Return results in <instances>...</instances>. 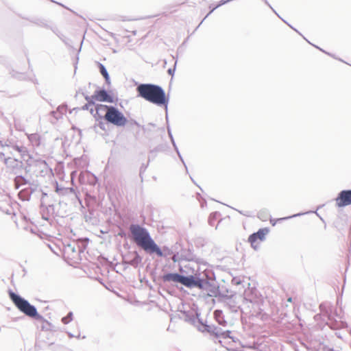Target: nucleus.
<instances>
[{"mask_svg": "<svg viewBox=\"0 0 351 351\" xmlns=\"http://www.w3.org/2000/svg\"><path fill=\"white\" fill-rule=\"evenodd\" d=\"M4 164L12 170V173L16 176L21 174L23 169V162L16 158L8 157L7 159H5Z\"/></svg>", "mask_w": 351, "mask_h": 351, "instance_id": "13", "label": "nucleus"}, {"mask_svg": "<svg viewBox=\"0 0 351 351\" xmlns=\"http://www.w3.org/2000/svg\"><path fill=\"white\" fill-rule=\"evenodd\" d=\"M15 189L28 185L27 187L22 189L18 193L19 197L22 201H29L32 195L37 190L38 184L35 180H31L21 174L17 175L13 180Z\"/></svg>", "mask_w": 351, "mask_h": 351, "instance_id": "5", "label": "nucleus"}, {"mask_svg": "<svg viewBox=\"0 0 351 351\" xmlns=\"http://www.w3.org/2000/svg\"><path fill=\"white\" fill-rule=\"evenodd\" d=\"M62 348L61 346H58V349L56 350V351H60V349Z\"/></svg>", "mask_w": 351, "mask_h": 351, "instance_id": "63", "label": "nucleus"}, {"mask_svg": "<svg viewBox=\"0 0 351 351\" xmlns=\"http://www.w3.org/2000/svg\"><path fill=\"white\" fill-rule=\"evenodd\" d=\"M93 97L96 101L101 102L114 103V99L112 95L110 94L105 88H97L93 93Z\"/></svg>", "mask_w": 351, "mask_h": 351, "instance_id": "14", "label": "nucleus"}, {"mask_svg": "<svg viewBox=\"0 0 351 351\" xmlns=\"http://www.w3.org/2000/svg\"><path fill=\"white\" fill-rule=\"evenodd\" d=\"M258 345H257L256 343H254L252 348L256 349V348H258Z\"/></svg>", "mask_w": 351, "mask_h": 351, "instance_id": "53", "label": "nucleus"}, {"mask_svg": "<svg viewBox=\"0 0 351 351\" xmlns=\"http://www.w3.org/2000/svg\"><path fill=\"white\" fill-rule=\"evenodd\" d=\"M183 319L194 326L199 331L206 332L215 339H231L235 342L234 337L230 335V330H223L214 324H208L199 317L200 313L197 310L184 311L182 313Z\"/></svg>", "mask_w": 351, "mask_h": 351, "instance_id": "1", "label": "nucleus"}, {"mask_svg": "<svg viewBox=\"0 0 351 351\" xmlns=\"http://www.w3.org/2000/svg\"><path fill=\"white\" fill-rule=\"evenodd\" d=\"M144 169V170L146 169V167H141V172L142 171V169Z\"/></svg>", "mask_w": 351, "mask_h": 351, "instance_id": "59", "label": "nucleus"}, {"mask_svg": "<svg viewBox=\"0 0 351 351\" xmlns=\"http://www.w3.org/2000/svg\"><path fill=\"white\" fill-rule=\"evenodd\" d=\"M110 106L97 104L95 108H91L90 113L93 116L96 121L105 120V115L110 110Z\"/></svg>", "mask_w": 351, "mask_h": 351, "instance_id": "11", "label": "nucleus"}, {"mask_svg": "<svg viewBox=\"0 0 351 351\" xmlns=\"http://www.w3.org/2000/svg\"><path fill=\"white\" fill-rule=\"evenodd\" d=\"M130 255H132V258H130L128 261H127L126 263L130 265H132L134 268L138 267L142 262V256L138 254L137 251H133L130 252Z\"/></svg>", "mask_w": 351, "mask_h": 351, "instance_id": "18", "label": "nucleus"}, {"mask_svg": "<svg viewBox=\"0 0 351 351\" xmlns=\"http://www.w3.org/2000/svg\"><path fill=\"white\" fill-rule=\"evenodd\" d=\"M264 3L278 16V14L276 12V11L272 8V6L269 4V3L267 1V0H263Z\"/></svg>", "mask_w": 351, "mask_h": 351, "instance_id": "40", "label": "nucleus"}, {"mask_svg": "<svg viewBox=\"0 0 351 351\" xmlns=\"http://www.w3.org/2000/svg\"><path fill=\"white\" fill-rule=\"evenodd\" d=\"M67 335L69 336V338H73V337H75V336L73 335L71 332H67Z\"/></svg>", "mask_w": 351, "mask_h": 351, "instance_id": "50", "label": "nucleus"}, {"mask_svg": "<svg viewBox=\"0 0 351 351\" xmlns=\"http://www.w3.org/2000/svg\"><path fill=\"white\" fill-rule=\"evenodd\" d=\"M149 125H151L152 127H155L156 126V125L154 123H149Z\"/></svg>", "mask_w": 351, "mask_h": 351, "instance_id": "56", "label": "nucleus"}, {"mask_svg": "<svg viewBox=\"0 0 351 351\" xmlns=\"http://www.w3.org/2000/svg\"><path fill=\"white\" fill-rule=\"evenodd\" d=\"M220 215L219 212H213L210 213L208 217V223L210 226H213L215 225V222L217 220V217Z\"/></svg>", "mask_w": 351, "mask_h": 351, "instance_id": "25", "label": "nucleus"}, {"mask_svg": "<svg viewBox=\"0 0 351 351\" xmlns=\"http://www.w3.org/2000/svg\"><path fill=\"white\" fill-rule=\"evenodd\" d=\"M91 108H93V106L90 105V103H86L81 108H77V109L90 111ZM76 108H75L74 110Z\"/></svg>", "mask_w": 351, "mask_h": 351, "instance_id": "35", "label": "nucleus"}, {"mask_svg": "<svg viewBox=\"0 0 351 351\" xmlns=\"http://www.w3.org/2000/svg\"><path fill=\"white\" fill-rule=\"evenodd\" d=\"M161 252L162 253V256L157 255L158 257H166L167 256H171L173 254V251L169 249L167 246H163L162 249H161Z\"/></svg>", "mask_w": 351, "mask_h": 351, "instance_id": "27", "label": "nucleus"}, {"mask_svg": "<svg viewBox=\"0 0 351 351\" xmlns=\"http://www.w3.org/2000/svg\"><path fill=\"white\" fill-rule=\"evenodd\" d=\"M13 149L14 150L17 151L19 153H20L21 156H24L25 154V153L27 152L26 148L23 146L14 145L13 146Z\"/></svg>", "mask_w": 351, "mask_h": 351, "instance_id": "29", "label": "nucleus"}, {"mask_svg": "<svg viewBox=\"0 0 351 351\" xmlns=\"http://www.w3.org/2000/svg\"><path fill=\"white\" fill-rule=\"evenodd\" d=\"M55 34H56L61 40H63V35L61 34L57 27H53L51 26L49 28Z\"/></svg>", "mask_w": 351, "mask_h": 351, "instance_id": "33", "label": "nucleus"}, {"mask_svg": "<svg viewBox=\"0 0 351 351\" xmlns=\"http://www.w3.org/2000/svg\"><path fill=\"white\" fill-rule=\"evenodd\" d=\"M73 313L72 311H69L66 316L62 318L61 321L64 324H68L73 320Z\"/></svg>", "mask_w": 351, "mask_h": 351, "instance_id": "26", "label": "nucleus"}, {"mask_svg": "<svg viewBox=\"0 0 351 351\" xmlns=\"http://www.w3.org/2000/svg\"><path fill=\"white\" fill-rule=\"evenodd\" d=\"M335 201L339 208L351 205V189L341 191L335 198Z\"/></svg>", "mask_w": 351, "mask_h": 351, "instance_id": "12", "label": "nucleus"}, {"mask_svg": "<svg viewBox=\"0 0 351 351\" xmlns=\"http://www.w3.org/2000/svg\"><path fill=\"white\" fill-rule=\"evenodd\" d=\"M97 121H98V124L95 125L94 127L96 128V126H98L100 129L105 131L106 127H105V123L103 121V120H99Z\"/></svg>", "mask_w": 351, "mask_h": 351, "instance_id": "36", "label": "nucleus"}, {"mask_svg": "<svg viewBox=\"0 0 351 351\" xmlns=\"http://www.w3.org/2000/svg\"><path fill=\"white\" fill-rule=\"evenodd\" d=\"M269 232L268 228H260L257 232H254L256 234V237L259 239L260 241H264L265 239L266 234Z\"/></svg>", "mask_w": 351, "mask_h": 351, "instance_id": "22", "label": "nucleus"}, {"mask_svg": "<svg viewBox=\"0 0 351 351\" xmlns=\"http://www.w3.org/2000/svg\"><path fill=\"white\" fill-rule=\"evenodd\" d=\"M80 93H81L82 95L84 96V98H85L86 101H87V103H90V105L93 106L94 107L95 106L96 104H95V101H96V99L93 97V95L90 97L88 95H85L84 93L81 91V90H79L78 91L76 92L75 97Z\"/></svg>", "mask_w": 351, "mask_h": 351, "instance_id": "23", "label": "nucleus"}, {"mask_svg": "<svg viewBox=\"0 0 351 351\" xmlns=\"http://www.w3.org/2000/svg\"><path fill=\"white\" fill-rule=\"evenodd\" d=\"M241 296H237L236 294H231L230 295L223 294L219 299V301L224 304V307L230 312L237 313L241 309V306L239 300H241Z\"/></svg>", "mask_w": 351, "mask_h": 351, "instance_id": "8", "label": "nucleus"}, {"mask_svg": "<svg viewBox=\"0 0 351 351\" xmlns=\"http://www.w3.org/2000/svg\"><path fill=\"white\" fill-rule=\"evenodd\" d=\"M288 302H292V298H288Z\"/></svg>", "mask_w": 351, "mask_h": 351, "instance_id": "58", "label": "nucleus"}, {"mask_svg": "<svg viewBox=\"0 0 351 351\" xmlns=\"http://www.w3.org/2000/svg\"><path fill=\"white\" fill-rule=\"evenodd\" d=\"M5 159H7V158L5 157L4 153L0 152V161H3L5 163Z\"/></svg>", "mask_w": 351, "mask_h": 351, "instance_id": "45", "label": "nucleus"}, {"mask_svg": "<svg viewBox=\"0 0 351 351\" xmlns=\"http://www.w3.org/2000/svg\"><path fill=\"white\" fill-rule=\"evenodd\" d=\"M144 169V170L146 169V167H141V172L142 171V169Z\"/></svg>", "mask_w": 351, "mask_h": 351, "instance_id": "60", "label": "nucleus"}, {"mask_svg": "<svg viewBox=\"0 0 351 351\" xmlns=\"http://www.w3.org/2000/svg\"><path fill=\"white\" fill-rule=\"evenodd\" d=\"M55 191L60 196L68 197L71 201L75 202L77 201L82 205V201L78 196L77 191L72 187H64L58 184V182L55 183Z\"/></svg>", "mask_w": 351, "mask_h": 351, "instance_id": "9", "label": "nucleus"}, {"mask_svg": "<svg viewBox=\"0 0 351 351\" xmlns=\"http://www.w3.org/2000/svg\"><path fill=\"white\" fill-rule=\"evenodd\" d=\"M64 251L69 256H71L73 258H75L81 253L84 252V248L77 243H72L65 246Z\"/></svg>", "mask_w": 351, "mask_h": 351, "instance_id": "16", "label": "nucleus"}, {"mask_svg": "<svg viewBox=\"0 0 351 351\" xmlns=\"http://www.w3.org/2000/svg\"><path fill=\"white\" fill-rule=\"evenodd\" d=\"M207 16H208L206 15V16H205V18H204V19L201 21V23H199V25H201V24L203 23L204 20Z\"/></svg>", "mask_w": 351, "mask_h": 351, "instance_id": "57", "label": "nucleus"}, {"mask_svg": "<svg viewBox=\"0 0 351 351\" xmlns=\"http://www.w3.org/2000/svg\"><path fill=\"white\" fill-rule=\"evenodd\" d=\"M106 123L112 124L117 128L124 127L128 123V119L116 106H110V110L105 115Z\"/></svg>", "mask_w": 351, "mask_h": 351, "instance_id": "7", "label": "nucleus"}, {"mask_svg": "<svg viewBox=\"0 0 351 351\" xmlns=\"http://www.w3.org/2000/svg\"><path fill=\"white\" fill-rule=\"evenodd\" d=\"M330 328H331L332 329H336L337 328V322H335L334 324L332 323V324H327Z\"/></svg>", "mask_w": 351, "mask_h": 351, "instance_id": "46", "label": "nucleus"}, {"mask_svg": "<svg viewBox=\"0 0 351 351\" xmlns=\"http://www.w3.org/2000/svg\"><path fill=\"white\" fill-rule=\"evenodd\" d=\"M22 18L30 21L31 23H32L39 27H45V28H47V29H49L51 27V26L49 25H48L47 21L44 19L36 18V17H32V18L22 17Z\"/></svg>", "mask_w": 351, "mask_h": 351, "instance_id": "20", "label": "nucleus"}, {"mask_svg": "<svg viewBox=\"0 0 351 351\" xmlns=\"http://www.w3.org/2000/svg\"><path fill=\"white\" fill-rule=\"evenodd\" d=\"M178 154V157H179L180 160L182 161V162L183 163V165H184V167H185L186 170L187 171V167H186V164H185V162H184V159H183V158H182V155L180 154V152H179V154Z\"/></svg>", "mask_w": 351, "mask_h": 351, "instance_id": "42", "label": "nucleus"}, {"mask_svg": "<svg viewBox=\"0 0 351 351\" xmlns=\"http://www.w3.org/2000/svg\"><path fill=\"white\" fill-rule=\"evenodd\" d=\"M175 66L173 68H169L168 70H167V73L169 75H173L174 74V72H175Z\"/></svg>", "mask_w": 351, "mask_h": 351, "instance_id": "43", "label": "nucleus"}, {"mask_svg": "<svg viewBox=\"0 0 351 351\" xmlns=\"http://www.w3.org/2000/svg\"><path fill=\"white\" fill-rule=\"evenodd\" d=\"M199 289L204 290L208 292V295L211 297L220 298L221 293L219 287L215 280V273L212 271H206L204 272V278H202Z\"/></svg>", "mask_w": 351, "mask_h": 351, "instance_id": "6", "label": "nucleus"}, {"mask_svg": "<svg viewBox=\"0 0 351 351\" xmlns=\"http://www.w3.org/2000/svg\"><path fill=\"white\" fill-rule=\"evenodd\" d=\"M144 169V170L146 169V167H141V172L142 171V169Z\"/></svg>", "mask_w": 351, "mask_h": 351, "instance_id": "61", "label": "nucleus"}, {"mask_svg": "<svg viewBox=\"0 0 351 351\" xmlns=\"http://www.w3.org/2000/svg\"><path fill=\"white\" fill-rule=\"evenodd\" d=\"M130 124H131V125H137L138 127H139V126H140L139 123H138L136 121L133 120V119H132V120H131V121H130Z\"/></svg>", "mask_w": 351, "mask_h": 351, "instance_id": "47", "label": "nucleus"}, {"mask_svg": "<svg viewBox=\"0 0 351 351\" xmlns=\"http://www.w3.org/2000/svg\"><path fill=\"white\" fill-rule=\"evenodd\" d=\"M162 150L163 149L162 145H158L154 148L153 149H152L149 153L150 155L149 156V161L150 160L151 157L154 158L157 152H162Z\"/></svg>", "mask_w": 351, "mask_h": 351, "instance_id": "28", "label": "nucleus"}, {"mask_svg": "<svg viewBox=\"0 0 351 351\" xmlns=\"http://www.w3.org/2000/svg\"><path fill=\"white\" fill-rule=\"evenodd\" d=\"M75 337L80 339V334L79 333L77 336H75Z\"/></svg>", "mask_w": 351, "mask_h": 351, "instance_id": "62", "label": "nucleus"}, {"mask_svg": "<svg viewBox=\"0 0 351 351\" xmlns=\"http://www.w3.org/2000/svg\"><path fill=\"white\" fill-rule=\"evenodd\" d=\"M103 77L105 79L106 83L108 84H110V79L109 74H108L106 75H104Z\"/></svg>", "mask_w": 351, "mask_h": 351, "instance_id": "44", "label": "nucleus"}, {"mask_svg": "<svg viewBox=\"0 0 351 351\" xmlns=\"http://www.w3.org/2000/svg\"><path fill=\"white\" fill-rule=\"evenodd\" d=\"M118 235L121 237H124L126 236V234H125V232L123 230H121V231H120L119 232Z\"/></svg>", "mask_w": 351, "mask_h": 351, "instance_id": "48", "label": "nucleus"}, {"mask_svg": "<svg viewBox=\"0 0 351 351\" xmlns=\"http://www.w3.org/2000/svg\"><path fill=\"white\" fill-rule=\"evenodd\" d=\"M23 169L25 170L26 174L29 173L30 171V169L28 167L23 166Z\"/></svg>", "mask_w": 351, "mask_h": 351, "instance_id": "49", "label": "nucleus"}, {"mask_svg": "<svg viewBox=\"0 0 351 351\" xmlns=\"http://www.w3.org/2000/svg\"><path fill=\"white\" fill-rule=\"evenodd\" d=\"M258 239H259L256 237V234H254V232L251 234L248 237V242L250 243L251 247L255 250H256L258 248V246L257 245V241Z\"/></svg>", "mask_w": 351, "mask_h": 351, "instance_id": "21", "label": "nucleus"}, {"mask_svg": "<svg viewBox=\"0 0 351 351\" xmlns=\"http://www.w3.org/2000/svg\"><path fill=\"white\" fill-rule=\"evenodd\" d=\"M0 145L1 147H4V145L2 143V142L0 141Z\"/></svg>", "mask_w": 351, "mask_h": 351, "instance_id": "64", "label": "nucleus"}, {"mask_svg": "<svg viewBox=\"0 0 351 351\" xmlns=\"http://www.w3.org/2000/svg\"><path fill=\"white\" fill-rule=\"evenodd\" d=\"M41 213L42 218L46 221H49L51 216L63 217L64 215L62 212L56 211V206L53 204L41 206Z\"/></svg>", "mask_w": 351, "mask_h": 351, "instance_id": "15", "label": "nucleus"}, {"mask_svg": "<svg viewBox=\"0 0 351 351\" xmlns=\"http://www.w3.org/2000/svg\"><path fill=\"white\" fill-rule=\"evenodd\" d=\"M302 215V213H298V214H295V215H293L292 216L280 218L278 220L279 221H283V220H286V219H290V218H293V217H298V216H300Z\"/></svg>", "mask_w": 351, "mask_h": 351, "instance_id": "38", "label": "nucleus"}, {"mask_svg": "<svg viewBox=\"0 0 351 351\" xmlns=\"http://www.w3.org/2000/svg\"><path fill=\"white\" fill-rule=\"evenodd\" d=\"M8 295L11 301L19 311L32 319L41 322L42 325L40 328L43 330H51V324L38 313L37 308L34 305L31 304L27 300L11 289H9Z\"/></svg>", "mask_w": 351, "mask_h": 351, "instance_id": "4", "label": "nucleus"}, {"mask_svg": "<svg viewBox=\"0 0 351 351\" xmlns=\"http://www.w3.org/2000/svg\"><path fill=\"white\" fill-rule=\"evenodd\" d=\"M36 165L39 167H46L47 165V162L45 160H38V161H36Z\"/></svg>", "mask_w": 351, "mask_h": 351, "instance_id": "39", "label": "nucleus"}, {"mask_svg": "<svg viewBox=\"0 0 351 351\" xmlns=\"http://www.w3.org/2000/svg\"><path fill=\"white\" fill-rule=\"evenodd\" d=\"M214 318L219 325L226 327L228 322L225 319L222 310L217 309L213 312Z\"/></svg>", "mask_w": 351, "mask_h": 351, "instance_id": "19", "label": "nucleus"}, {"mask_svg": "<svg viewBox=\"0 0 351 351\" xmlns=\"http://www.w3.org/2000/svg\"><path fill=\"white\" fill-rule=\"evenodd\" d=\"M268 213L266 210H261L258 213V217L262 221H266L268 217Z\"/></svg>", "mask_w": 351, "mask_h": 351, "instance_id": "31", "label": "nucleus"}, {"mask_svg": "<svg viewBox=\"0 0 351 351\" xmlns=\"http://www.w3.org/2000/svg\"><path fill=\"white\" fill-rule=\"evenodd\" d=\"M182 274L178 272H168L164 274L160 279L163 283L173 282V283H181Z\"/></svg>", "mask_w": 351, "mask_h": 351, "instance_id": "17", "label": "nucleus"}, {"mask_svg": "<svg viewBox=\"0 0 351 351\" xmlns=\"http://www.w3.org/2000/svg\"><path fill=\"white\" fill-rule=\"evenodd\" d=\"M202 278H204V272L188 276L182 274L180 285L189 289L197 288L199 289L200 286H202Z\"/></svg>", "mask_w": 351, "mask_h": 351, "instance_id": "10", "label": "nucleus"}, {"mask_svg": "<svg viewBox=\"0 0 351 351\" xmlns=\"http://www.w3.org/2000/svg\"><path fill=\"white\" fill-rule=\"evenodd\" d=\"M315 47H316V48H317V49H319V50H321L322 52H324V53H326V52L324 50H323V49H320L319 47H317V46H315ZM327 54L330 55V53H327Z\"/></svg>", "mask_w": 351, "mask_h": 351, "instance_id": "52", "label": "nucleus"}, {"mask_svg": "<svg viewBox=\"0 0 351 351\" xmlns=\"http://www.w3.org/2000/svg\"><path fill=\"white\" fill-rule=\"evenodd\" d=\"M58 204L61 206L62 204L66 205V203H64V200H60Z\"/></svg>", "mask_w": 351, "mask_h": 351, "instance_id": "51", "label": "nucleus"}, {"mask_svg": "<svg viewBox=\"0 0 351 351\" xmlns=\"http://www.w3.org/2000/svg\"><path fill=\"white\" fill-rule=\"evenodd\" d=\"M97 65H98L99 72L102 76L109 74L106 66L103 64H101L100 62H97Z\"/></svg>", "mask_w": 351, "mask_h": 351, "instance_id": "30", "label": "nucleus"}, {"mask_svg": "<svg viewBox=\"0 0 351 351\" xmlns=\"http://www.w3.org/2000/svg\"><path fill=\"white\" fill-rule=\"evenodd\" d=\"M47 196H48L47 193L42 191V196L40 198L41 206H43L44 199H45V197H46Z\"/></svg>", "mask_w": 351, "mask_h": 351, "instance_id": "41", "label": "nucleus"}, {"mask_svg": "<svg viewBox=\"0 0 351 351\" xmlns=\"http://www.w3.org/2000/svg\"><path fill=\"white\" fill-rule=\"evenodd\" d=\"M51 1L54 2V1H53V0H51ZM55 3H57V4H58V5H61V6H62V7H64V8H66V7H65L64 5H62V3H58V2H56V1H55Z\"/></svg>", "mask_w": 351, "mask_h": 351, "instance_id": "54", "label": "nucleus"}, {"mask_svg": "<svg viewBox=\"0 0 351 351\" xmlns=\"http://www.w3.org/2000/svg\"><path fill=\"white\" fill-rule=\"evenodd\" d=\"M232 283L235 285H239L241 283V280L239 278H233L232 279Z\"/></svg>", "mask_w": 351, "mask_h": 351, "instance_id": "37", "label": "nucleus"}, {"mask_svg": "<svg viewBox=\"0 0 351 351\" xmlns=\"http://www.w3.org/2000/svg\"><path fill=\"white\" fill-rule=\"evenodd\" d=\"M11 74L13 77L17 78L20 80H23L25 77L23 73L12 71V73Z\"/></svg>", "mask_w": 351, "mask_h": 351, "instance_id": "32", "label": "nucleus"}, {"mask_svg": "<svg viewBox=\"0 0 351 351\" xmlns=\"http://www.w3.org/2000/svg\"><path fill=\"white\" fill-rule=\"evenodd\" d=\"M129 238L140 248L149 254L162 256L161 248L152 238L149 231L145 227L132 223L129 226Z\"/></svg>", "mask_w": 351, "mask_h": 351, "instance_id": "2", "label": "nucleus"}, {"mask_svg": "<svg viewBox=\"0 0 351 351\" xmlns=\"http://www.w3.org/2000/svg\"><path fill=\"white\" fill-rule=\"evenodd\" d=\"M241 214L245 215V216H249L247 213H243L242 211L238 210Z\"/></svg>", "mask_w": 351, "mask_h": 351, "instance_id": "55", "label": "nucleus"}, {"mask_svg": "<svg viewBox=\"0 0 351 351\" xmlns=\"http://www.w3.org/2000/svg\"><path fill=\"white\" fill-rule=\"evenodd\" d=\"M24 230H27V231H29L33 234H36L37 228L34 227V226H25V227H24Z\"/></svg>", "mask_w": 351, "mask_h": 351, "instance_id": "34", "label": "nucleus"}, {"mask_svg": "<svg viewBox=\"0 0 351 351\" xmlns=\"http://www.w3.org/2000/svg\"><path fill=\"white\" fill-rule=\"evenodd\" d=\"M137 96L160 107H164L167 111L169 96L166 95L163 88L159 85L143 83L136 87Z\"/></svg>", "mask_w": 351, "mask_h": 351, "instance_id": "3", "label": "nucleus"}, {"mask_svg": "<svg viewBox=\"0 0 351 351\" xmlns=\"http://www.w3.org/2000/svg\"><path fill=\"white\" fill-rule=\"evenodd\" d=\"M167 129L168 136L170 138V141L173 147V149L177 154H179V149H178V147L175 142L174 138H173L170 127L168 125Z\"/></svg>", "mask_w": 351, "mask_h": 351, "instance_id": "24", "label": "nucleus"}]
</instances>
